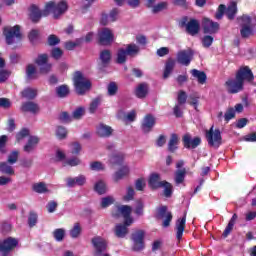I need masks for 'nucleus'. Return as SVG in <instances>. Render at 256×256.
Wrapping results in <instances>:
<instances>
[{
	"instance_id": "obj_1",
	"label": "nucleus",
	"mask_w": 256,
	"mask_h": 256,
	"mask_svg": "<svg viewBox=\"0 0 256 256\" xmlns=\"http://www.w3.org/2000/svg\"><path fill=\"white\" fill-rule=\"evenodd\" d=\"M69 9V5L67 1L62 0L58 3L55 1H49L45 4L44 9L41 11L39 7L35 4L30 6V20L32 23H39L41 21V17H49V15H53L54 19H59L61 15H65L67 10Z\"/></svg>"
},
{
	"instance_id": "obj_2",
	"label": "nucleus",
	"mask_w": 256,
	"mask_h": 256,
	"mask_svg": "<svg viewBox=\"0 0 256 256\" xmlns=\"http://www.w3.org/2000/svg\"><path fill=\"white\" fill-rule=\"evenodd\" d=\"M245 81L247 83H253L255 81V76L253 75V71L249 66L240 67L235 74V79L229 78L225 82V87L227 93L230 95H235L237 93H241L245 89Z\"/></svg>"
},
{
	"instance_id": "obj_3",
	"label": "nucleus",
	"mask_w": 256,
	"mask_h": 256,
	"mask_svg": "<svg viewBox=\"0 0 256 256\" xmlns=\"http://www.w3.org/2000/svg\"><path fill=\"white\" fill-rule=\"evenodd\" d=\"M73 84L77 95H85L87 91H91V80L85 77V75L81 71L74 72Z\"/></svg>"
},
{
	"instance_id": "obj_4",
	"label": "nucleus",
	"mask_w": 256,
	"mask_h": 256,
	"mask_svg": "<svg viewBox=\"0 0 256 256\" xmlns=\"http://www.w3.org/2000/svg\"><path fill=\"white\" fill-rule=\"evenodd\" d=\"M141 52V48L135 43H130L126 45L125 48H119L116 54V63L118 65H124L127 63V57H137Z\"/></svg>"
},
{
	"instance_id": "obj_5",
	"label": "nucleus",
	"mask_w": 256,
	"mask_h": 256,
	"mask_svg": "<svg viewBox=\"0 0 256 256\" xmlns=\"http://www.w3.org/2000/svg\"><path fill=\"white\" fill-rule=\"evenodd\" d=\"M3 35L6 39L7 45H13L15 43V39L17 41H21L23 39V34H21V26L15 25L14 27L5 26L3 28Z\"/></svg>"
},
{
	"instance_id": "obj_6",
	"label": "nucleus",
	"mask_w": 256,
	"mask_h": 256,
	"mask_svg": "<svg viewBox=\"0 0 256 256\" xmlns=\"http://www.w3.org/2000/svg\"><path fill=\"white\" fill-rule=\"evenodd\" d=\"M180 27H186V33L191 35V37H195V35H199V31H201V24L199 20L195 18H190L184 16L180 22Z\"/></svg>"
},
{
	"instance_id": "obj_7",
	"label": "nucleus",
	"mask_w": 256,
	"mask_h": 256,
	"mask_svg": "<svg viewBox=\"0 0 256 256\" xmlns=\"http://www.w3.org/2000/svg\"><path fill=\"white\" fill-rule=\"evenodd\" d=\"M19 245V240L13 237H7L5 239H0V256H9L11 252L17 249Z\"/></svg>"
},
{
	"instance_id": "obj_8",
	"label": "nucleus",
	"mask_w": 256,
	"mask_h": 256,
	"mask_svg": "<svg viewBox=\"0 0 256 256\" xmlns=\"http://www.w3.org/2000/svg\"><path fill=\"white\" fill-rule=\"evenodd\" d=\"M97 39L99 45L109 47V45H112L113 41H115V34H113L112 29L104 27L98 31Z\"/></svg>"
},
{
	"instance_id": "obj_9",
	"label": "nucleus",
	"mask_w": 256,
	"mask_h": 256,
	"mask_svg": "<svg viewBox=\"0 0 256 256\" xmlns=\"http://www.w3.org/2000/svg\"><path fill=\"white\" fill-rule=\"evenodd\" d=\"M156 219H162V227L167 229L171 227V221H173V213L169 211V208L165 205H162L156 209Z\"/></svg>"
},
{
	"instance_id": "obj_10",
	"label": "nucleus",
	"mask_w": 256,
	"mask_h": 256,
	"mask_svg": "<svg viewBox=\"0 0 256 256\" xmlns=\"http://www.w3.org/2000/svg\"><path fill=\"white\" fill-rule=\"evenodd\" d=\"M206 139L210 147H215L216 149H219V147H221V144L223 143L221 130L219 129L213 130V126H212L209 130L206 131Z\"/></svg>"
},
{
	"instance_id": "obj_11",
	"label": "nucleus",
	"mask_w": 256,
	"mask_h": 256,
	"mask_svg": "<svg viewBox=\"0 0 256 256\" xmlns=\"http://www.w3.org/2000/svg\"><path fill=\"white\" fill-rule=\"evenodd\" d=\"M133 241V251H143L145 249V231L136 230L131 235Z\"/></svg>"
},
{
	"instance_id": "obj_12",
	"label": "nucleus",
	"mask_w": 256,
	"mask_h": 256,
	"mask_svg": "<svg viewBox=\"0 0 256 256\" xmlns=\"http://www.w3.org/2000/svg\"><path fill=\"white\" fill-rule=\"evenodd\" d=\"M34 63L40 67V73L42 75H47V73H51V69L53 65L49 63V55L47 54H39L35 59Z\"/></svg>"
},
{
	"instance_id": "obj_13",
	"label": "nucleus",
	"mask_w": 256,
	"mask_h": 256,
	"mask_svg": "<svg viewBox=\"0 0 256 256\" xmlns=\"http://www.w3.org/2000/svg\"><path fill=\"white\" fill-rule=\"evenodd\" d=\"M156 123H157V119H155V116H153L152 114H147L146 116H144L140 125V129L142 133H145V134L151 133Z\"/></svg>"
},
{
	"instance_id": "obj_14",
	"label": "nucleus",
	"mask_w": 256,
	"mask_h": 256,
	"mask_svg": "<svg viewBox=\"0 0 256 256\" xmlns=\"http://www.w3.org/2000/svg\"><path fill=\"white\" fill-rule=\"evenodd\" d=\"M119 15V9L113 8L109 14L102 12L100 17V25L103 27H107L109 23H115L117 21V17Z\"/></svg>"
},
{
	"instance_id": "obj_15",
	"label": "nucleus",
	"mask_w": 256,
	"mask_h": 256,
	"mask_svg": "<svg viewBox=\"0 0 256 256\" xmlns=\"http://www.w3.org/2000/svg\"><path fill=\"white\" fill-rule=\"evenodd\" d=\"M182 143L185 149H197L201 145V137L192 138L191 134H185L182 137Z\"/></svg>"
},
{
	"instance_id": "obj_16",
	"label": "nucleus",
	"mask_w": 256,
	"mask_h": 256,
	"mask_svg": "<svg viewBox=\"0 0 256 256\" xmlns=\"http://www.w3.org/2000/svg\"><path fill=\"white\" fill-rule=\"evenodd\" d=\"M202 27L205 35H215L219 31V24L209 18L203 19Z\"/></svg>"
},
{
	"instance_id": "obj_17",
	"label": "nucleus",
	"mask_w": 256,
	"mask_h": 256,
	"mask_svg": "<svg viewBox=\"0 0 256 256\" xmlns=\"http://www.w3.org/2000/svg\"><path fill=\"white\" fill-rule=\"evenodd\" d=\"M194 53L192 50H181L177 53V62L180 65H185V67H189L191 65V61H193Z\"/></svg>"
},
{
	"instance_id": "obj_18",
	"label": "nucleus",
	"mask_w": 256,
	"mask_h": 256,
	"mask_svg": "<svg viewBox=\"0 0 256 256\" xmlns=\"http://www.w3.org/2000/svg\"><path fill=\"white\" fill-rule=\"evenodd\" d=\"M148 187H150V189H152L153 191L161 189V187H163V181H161V174L155 172L150 174L148 179Z\"/></svg>"
},
{
	"instance_id": "obj_19",
	"label": "nucleus",
	"mask_w": 256,
	"mask_h": 256,
	"mask_svg": "<svg viewBox=\"0 0 256 256\" xmlns=\"http://www.w3.org/2000/svg\"><path fill=\"white\" fill-rule=\"evenodd\" d=\"M186 223H187V214H184L182 218H179L176 221L175 230H176L177 241H181V239H183V233L185 232Z\"/></svg>"
},
{
	"instance_id": "obj_20",
	"label": "nucleus",
	"mask_w": 256,
	"mask_h": 256,
	"mask_svg": "<svg viewBox=\"0 0 256 256\" xmlns=\"http://www.w3.org/2000/svg\"><path fill=\"white\" fill-rule=\"evenodd\" d=\"M96 134L98 135V137L107 139V138L111 137V135H113V128L109 125L100 123L96 127Z\"/></svg>"
},
{
	"instance_id": "obj_21",
	"label": "nucleus",
	"mask_w": 256,
	"mask_h": 256,
	"mask_svg": "<svg viewBox=\"0 0 256 256\" xmlns=\"http://www.w3.org/2000/svg\"><path fill=\"white\" fill-rule=\"evenodd\" d=\"M39 141H41V139L38 136H30L23 147L24 153H34L35 149H37V145H39Z\"/></svg>"
},
{
	"instance_id": "obj_22",
	"label": "nucleus",
	"mask_w": 256,
	"mask_h": 256,
	"mask_svg": "<svg viewBox=\"0 0 256 256\" xmlns=\"http://www.w3.org/2000/svg\"><path fill=\"white\" fill-rule=\"evenodd\" d=\"M39 109V104L33 101L24 102L20 107V111H22V113H33V115L39 113Z\"/></svg>"
},
{
	"instance_id": "obj_23",
	"label": "nucleus",
	"mask_w": 256,
	"mask_h": 256,
	"mask_svg": "<svg viewBox=\"0 0 256 256\" xmlns=\"http://www.w3.org/2000/svg\"><path fill=\"white\" fill-rule=\"evenodd\" d=\"M132 211H133V208H131V206L122 205V206H119L115 212H112V217H114L115 219H119L121 215L124 218L129 217L131 216Z\"/></svg>"
},
{
	"instance_id": "obj_24",
	"label": "nucleus",
	"mask_w": 256,
	"mask_h": 256,
	"mask_svg": "<svg viewBox=\"0 0 256 256\" xmlns=\"http://www.w3.org/2000/svg\"><path fill=\"white\" fill-rule=\"evenodd\" d=\"M175 65H177V60H175V58L170 57L166 60L163 72V79H169L171 73H173V70L175 69Z\"/></svg>"
},
{
	"instance_id": "obj_25",
	"label": "nucleus",
	"mask_w": 256,
	"mask_h": 256,
	"mask_svg": "<svg viewBox=\"0 0 256 256\" xmlns=\"http://www.w3.org/2000/svg\"><path fill=\"white\" fill-rule=\"evenodd\" d=\"M87 183V178L84 175H79L75 178H67L66 179V185L67 187H75L78 185L79 187H83Z\"/></svg>"
},
{
	"instance_id": "obj_26",
	"label": "nucleus",
	"mask_w": 256,
	"mask_h": 256,
	"mask_svg": "<svg viewBox=\"0 0 256 256\" xmlns=\"http://www.w3.org/2000/svg\"><path fill=\"white\" fill-rule=\"evenodd\" d=\"M100 67L101 69H105L109 67V63H111V50L105 49L100 52L99 56Z\"/></svg>"
},
{
	"instance_id": "obj_27",
	"label": "nucleus",
	"mask_w": 256,
	"mask_h": 256,
	"mask_svg": "<svg viewBox=\"0 0 256 256\" xmlns=\"http://www.w3.org/2000/svg\"><path fill=\"white\" fill-rule=\"evenodd\" d=\"M134 93L138 99H145L149 95V84L145 82L138 84Z\"/></svg>"
},
{
	"instance_id": "obj_28",
	"label": "nucleus",
	"mask_w": 256,
	"mask_h": 256,
	"mask_svg": "<svg viewBox=\"0 0 256 256\" xmlns=\"http://www.w3.org/2000/svg\"><path fill=\"white\" fill-rule=\"evenodd\" d=\"M167 149L169 153H175L179 149V135L176 133L171 134Z\"/></svg>"
},
{
	"instance_id": "obj_29",
	"label": "nucleus",
	"mask_w": 256,
	"mask_h": 256,
	"mask_svg": "<svg viewBox=\"0 0 256 256\" xmlns=\"http://www.w3.org/2000/svg\"><path fill=\"white\" fill-rule=\"evenodd\" d=\"M190 73H191L192 77L197 79V81L200 85H205V83H207V74L204 71L192 69L190 71Z\"/></svg>"
},
{
	"instance_id": "obj_30",
	"label": "nucleus",
	"mask_w": 256,
	"mask_h": 256,
	"mask_svg": "<svg viewBox=\"0 0 256 256\" xmlns=\"http://www.w3.org/2000/svg\"><path fill=\"white\" fill-rule=\"evenodd\" d=\"M114 234L118 239H125L129 234V228H126L123 224H116Z\"/></svg>"
},
{
	"instance_id": "obj_31",
	"label": "nucleus",
	"mask_w": 256,
	"mask_h": 256,
	"mask_svg": "<svg viewBox=\"0 0 256 256\" xmlns=\"http://www.w3.org/2000/svg\"><path fill=\"white\" fill-rule=\"evenodd\" d=\"M55 91L59 99H65L66 97H69V94L71 93V90L67 84H62L56 87Z\"/></svg>"
},
{
	"instance_id": "obj_32",
	"label": "nucleus",
	"mask_w": 256,
	"mask_h": 256,
	"mask_svg": "<svg viewBox=\"0 0 256 256\" xmlns=\"http://www.w3.org/2000/svg\"><path fill=\"white\" fill-rule=\"evenodd\" d=\"M240 35L242 39H249L255 35V28L253 26H241Z\"/></svg>"
},
{
	"instance_id": "obj_33",
	"label": "nucleus",
	"mask_w": 256,
	"mask_h": 256,
	"mask_svg": "<svg viewBox=\"0 0 256 256\" xmlns=\"http://www.w3.org/2000/svg\"><path fill=\"white\" fill-rule=\"evenodd\" d=\"M185 175H187V170L185 168L183 169H177L174 173V181L176 185H181L183 181H185Z\"/></svg>"
},
{
	"instance_id": "obj_34",
	"label": "nucleus",
	"mask_w": 256,
	"mask_h": 256,
	"mask_svg": "<svg viewBox=\"0 0 256 256\" xmlns=\"http://www.w3.org/2000/svg\"><path fill=\"white\" fill-rule=\"evenodd\" d=\"M21 97L23 99H29V101H33V99L37 97V89L28 87L21 92Z\"/></svg>"
},
{
	"instance_id": "obj_35",
	"label": "nucleus",
	"mask_w": 256,
	"mask_h": 256,
	"mask_svg": "<svg viewBox=\"0 0 256 256\" xmlns=\"http://www.w3.org/2000/svg\"><path fill=\"white\" fill-rule=\"evenodd\" d=\"M225 15L228 17L230 21L235 19V15H237V3L232 2L227 8Z\"/></svg>"
},
{
	"instance_id": "obj_36",
	"label": "nucleus",
	"mask_w": 256,
	"mask_h": 256,
	"mask_svg": "<svg viewBox=\"0 0 256 256\" xmlns=\"http://www.w3.org/2000/svg\"><path fill=\"white\" fill-rule=\"evenodd\" d=\"M129 166H123L120 168L117 172L114 174V181L117 183V181H121L124 177H127L129 175Z\"/></svg>"
},
{
	"instance_id": "obj_37",
	"label": "nucleus",
	"mask_w": 256,
	"mask_h": 256,
	"mask_svg": "<svg viewBox=\"0 0 256 256\" xmlns=\"http://www.w3.org/2000/svg\"><path fill=\"white\" fill-rule=\"evenodd\" d=\"M26 77L30 81L33 79H39V76L37 75V68H35V65L28 64L26 67Z\"/></svg>"
},
{
	"instance_id": "obj_38",
	"label": "nucleus",
	"mask_w": 256,
	"mask_h": 256,
	"mask_svg": "<svg viewBox=\"0 0 256 256\" xmlns=\"http://www.w3.org/2000/svg\"><path fill=\"white\" fill-rule=\"evenodd\" d=\"M32 191H34V193H39V194L49 193V188H47V184H45V182H39V183H34L32 185Z\"/></svg>"
},
{
	"instance_id": "obj_39",
	"label": "nucleus",
	"mask_w": 256,
	"mask_h": 256,
	"mask_svg": "<svg viewBox=\"0 0 256 256\" xmlns=\"http://www.w3.org/2000/svg\"><path fill=\"white\" fill-rule=\"evenodd\" d=\"M0 173L3 175H15L13 166L9 165V162H0Z\"/></svg>"
},
{
	"instance_id": "obj_40",
	"label": "nucleus",
	"mask_w": 256,
	"mask_h": 256,
	"mask_svg": "<svg viewBox=\"0 0 256 256\" xmlns=\"http://www.w3.org/2000/svg\"><path fill=\"white\" fill-rule=\"evenodd\" d=\"M123 161H125V154L123 153H117L110 157L112 165H123Z\"/></svg>"
},
{
	"instance_id": "obj_41",
	"label": "nucleus",
	"mask_w": 256,
	"mask_h": 256,
	"mask_svg": "<svg viewBox=\"0 0 256 256\" xmlns=\"http://www.w3.org/2000/svg\"><path fill=\"white\" fill-rule=\"evenodd\" d=\"M94 191L98 193V195H105V193H107V184H105L103 180L98 181L94 185Z\"/></svg>"
},
{
	"instance_id": "obj_42",
	"label": "nucleus",
	"mask_w": 256,
	"mask_h": 256,
	"mask_svg": "<svg viewBox=\"0 0 256 256\" xmlns=\"http://www.w3.org/2000/svg\"><path fill=\"white\" fill-rule=\"evenodd\" d=\"M101 97H96L94 98L89 106V113H91L92 115L97 111V109H99V105H101Z\"/></svg>"
},
{
	"instance_id": "obj_43",
	"label": "nucleus",
	"mask_w": 256,
	"mask_h": 256,
	"mask_svg": "<svg viewBox=\"0 0 256 256\" xmlns=\"http://www.w3.org/2000/svg\"><path fill=\"white\" fill-rule=\"evenodd\" d=\"M162 187H164V197L169 198L173 195V185L171 183L164 180Z\"/></svg>"
},
{
	"instance_id": "obj_44",
	"label": "nucleus",
	"mask_w": 256,
	"mask_h": 256,
	"mask_svg": "<svg viewBox=\"0 0 256 256\" xmlns=\"http://www.w3.org/2000/svg\"><path fill=\"white\" fill-rule=\"evenodd\" d=\"M53 237L55 241L61 242L65 239V229L57 228L53 231Z\"/></svg>"
},
{
	"instance_id": "obj_45",
	"label": "nucleus",
	"mask_w": 256,
	"mask_h": 256,
	"mask_svg": "<svg viewBox=\"0 0 256 256\" xmlns=\"http://www.w3.org/2000/svg\"><path fill=\"white\" fill-rule=\"evenodd\" d=\"M81 235V224L79 222L75 223L73 228L70 230V237L72 239H77Z\"/></svg>"
},
{
	"instance_id": "obj_46",
	"label": "nucleus",
	"mask_w": 256,
	"mask_h": 256,
	"mask_svg": "<svg viewBox=\"0 0 256 256\" xmlns=\"http://www.w3.org/2000/svg\"><path fill=\"white\" fill-rule=\"evenodd\" d=\"M51 58L59 61L63 57V50L59 47L52 48L50 52Z\"/></svg>"
},
{
	"instance_id": "obj_47",
	"label": "nucleus",
	"mask_w": 256,
	"mask_h": 256,
	"mask_svg": "<svg viewBox=\"0 0 256 256\" xmlns=\"http://www.w3.org/2000/svg\"><path fill=\"white\" fill-rule=\"evenodd\" d=\"M107 89L109 97H115V95H117V91H119V86H117V83L115 82H110Z\"/></svg>"
},
{
	"instance_id": "obj_48",
	"label": "nucleus",
	"mask_w": 256,
	"mask_h": 256,
	"mask_svg": "<svg viewBox=\"0 0 256 256\" xmlns=\"http://www.w3.org/2000/svg\"><path fill=\"white\" fill-rule=\"evenodd\" d=\"M67 128L64 126H57L56 128V137H58L60 140L67 139Z\"/></svg>"
},
{
	"instance_id": "obj_49",
	"label": "nucleus",
	"mask_w": 256,
	"mask_h": 256,
	"mask_svg": "<svg viewBox=\"0 0 256 256\" xmlns=\"http://www.w3.org/2000/svg\"><path fill=\"white\" fill-rule=\"evenodd\" d=\"M19 160V151L14 150L8 155L7 163L9 165H15L17 161Z\"/></svg>"
},
{
	"instance_id": "obj_50",
	"label": "nucleus",
	"mask_w": 256,
	"mask_h": 256,
	"mask_svg": "<svg viewBox=\"0 0 256 256\" xmlns=\"http://www.w3.org/2000/svg\"><path fill=\"white\" fill-rule=\"evenodd\" d=\"M185 103H187V92L180 90L177 94V105H185Z\"/></svg>"
},
{
	"instance_id": "obj_51",
	"label": "nucleus",
	"mask_w": 256,
	"mask_h": 256,
	"mask_svg": "<svg viewBox=\"0 0 256 256\" xmlns=\"http://www.w3.org/2000/svg\"><path fill=\"white\" fill-rule=\"evenodd\" d=\"M28 39L32 45H35L37 42V39H39V30L38 29H32L28 33Z\"/></svg>"
},
{
	"instance_id": "obj_52",
	"label": "nucleus",
	"mask_w": 256,
	"mask_h": 256,
	"mask_svg": "<svg viewBox=\"0 0 256 256\" xmlns=\"http://www.w3.org/2000/svg\"><path fill=\"white\" fill-rule=\"evenodd\" d=\"M25 137H29V129L23 128L16 134L17 143H21Z\"/></svg>"
},
{
	"instance_id": "obj_53",
	"label": "nucleus",
	"mask_w": 256,
	"mask_h": 256,
	"mask_svg": "<svg viewBox=\"0 0 256 256\" xmlns=\"http://www.w3.org/2000/svg\"><path fill=\"white\" fill-rule=\"evenodd\" d=\"M47 43L50 47H55L56 45H59L61 43V39H59L57 35L51 34L48 36Z\"/></svg>"
},
{
	"instance_id": "obj_54",
	"label": "nucleus",
	"mask_w": 256,
	"mask_h": 256,
	"mask_svg": "<svg viewBox=\"0 0 256 256\" xmlns=\"http://www.w3.org/2000/svg\"><path fill=\"white\" fill-rule=\"evenodd\" d=\"M37 220H38L37 213L30 212L28 216V225L30 229H32V227H35L37 225Z\"/></svg>"
},
{
	"instance_id": "obj_55",
	"label": "nucleus",
	"mask_w": 256,
	"mask_h": 256,
	"mask_svg": "<svg viewBox=\"0 0 256 256\" xmlns=\"http://www.w3.org/2000/svg\"><path fill=\"white\" fill-rule=\"evenodd\" d=\"M67 165H69V167H77V165H81V159L72 157L64 162V167H67Z\"/></svg>"
},
{
	"instance_id": "obj_56",
	"label": "nucleus",
	"mask_w": 256,
	"mask_h": 256,
	"mask_svg": "<svg viewBox=\"0 0 256 256\" xmlns=\"http://www.w3.org/2000/svg\"><path fill=\"white\" fill-rule=\"evenodd\" d=\"M213 41H214V38L213 36H210V35H205L203 38H202V45L205 49H209V47H211L213 45Z\"/></svg>"
},
{
	"instance_id": "obj_57",
	"label": "nucleus",
	"mask_w": 256,
	"mask_h": 256,
	"mask_svg": "<svg viewBox=\"0 0 256 256\" xmlns=\"http://www.w3.org/2000/svg\"><path fill=\"white\" fill-rule=\"evenodd\" d=\"M135 199V189H133V186H129L127 188L126 195L123 197L124 201H133Z\"/></svg>"
},
{
	"instance_id": "obj_58",
	"label": "nucleus",
	"mask_w": 256,
	"mask_h": 256,
	"mask_svg": "<svg viewBox=\"0 0 256 256\" xmlns=\"http://www.w3.org/2000/svg\"><path fill=\"white\" fill-rule=\"evenodd\" d=\"M143 209H145V204H143V201L137 200L136 201V208L134 210V213L136 215H138V217H141V215H143V213H144Z\"/></svg>"
},
{
	"instance_id": "obj_59",
	"label": "nucleus",
	"mask_w": 256,
	"mask_h": 256,
	"mask_svg": "<svg viewBox=\"0 0 256 256\" xmlns=\"http://www.w3.org/2000/svg\"><path fill=\"white\" fill-rule=\"evenodd\" d=\"M113 203H115V200L113 199V197L107 196L102 198L101 207L102 209H107V207H110V205H113Z\"/></svg>"
},
{
	"instance_id": "obj_60",
	"label": "nucleus",
	"mask_w": 256,
	"mask_h": 256,
	"mask_svg": "<svg viewBox=\"0 0 256 256\" xmlns=\"http://www.w3.org/2000/svg\"><path fill=\"white\" fill-rule=\"evenodd\" d=\"M224 119H225L226 123H229V121H231V119H235V108H233V107L228 108L224 114Z\"/></svg>"
},
{
	"instance_id": "obj_61",
	"label": "nucleus",
	"mask_w": 256,
	"mask_h": 256,
	"mask_svg": "<svg viewBox=\"0 0 256 256\" xmlns=\"http://www.w3.org/2000/svg\"><path fill=\"white\" fill-rule=\"evenodd\" d=\"M83 115H85V108L83 107L76 108L72 113V117L76 120L81 119Z\"/></svg>"
},
{
	"instance_id": "obj_62",
	"label": "nucleus",
	"mask_w": 256,
	"mask_h": 256,
	"mask_svg": "<svg viewBox=\"0 0 256 256\" xmlns=\"http://www.w3.org/2000/svg\"><path fill=\"white\" fill-rule=\"evenodd\" d=\"M58 119L61 123H71V121H73L71 115H69V112L60 113Z\"/></svg>"
},
{
	"instance_id": "obj_63",
	"label": "nucleus",
	"mask_w": 256,
	"mask_h": 256,
	"mask_svg": "<svg viewBox=\"0 0 256 256\" xmlns=\"http://www.w3.org/2000/svg\"><path fill=\"white\" fill-rule=\"evenodd\" d=\"M145 178H138L135 182L136 191H144L146 187Z\"/></svg>"
},
{
	"instance_id": "obj_64",
	"label": "nucleus",
	"mask_w": 256,
	"mask_h": 256,
	"mask_svg": "<svg viewBox=\"0 0 256 256\" xmlns=\"http://www.w3.org/2000/svg\"><path fill=\"white\" fill-rule=\"evenodd\" d=\"M165 9H167V2H160L153 7L152 12L161 13V11H165Z\"/></svg>"
}]
</instances>
